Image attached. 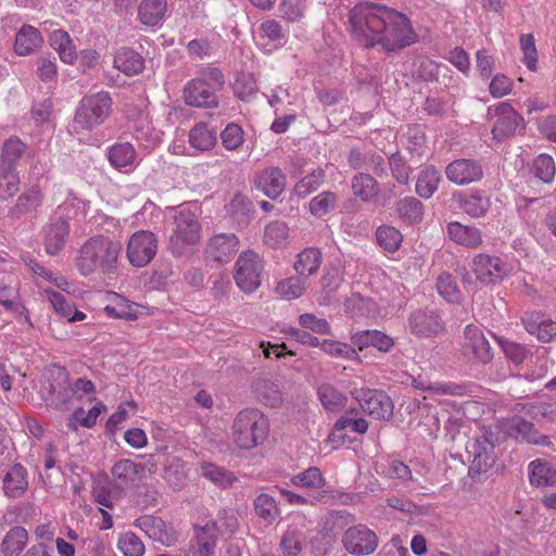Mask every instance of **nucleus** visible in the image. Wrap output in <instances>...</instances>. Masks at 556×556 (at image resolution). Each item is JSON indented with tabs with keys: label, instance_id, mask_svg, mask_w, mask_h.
I'll list each match as a JSON object with an SVG mask.
<instances>
[{
	"label": "nucleus",
	"instance_id": "obj_7",
	"mask_svg": "<svg viewBox=\"0 0 556 556\" xmlns=\"http://www.w3.org/2000/svg\"><path fill=\"white\" fill-rule=\"evenodd\" d=\"M418 35L408 17L384 7V50L394 51L415 43Z\"/></svg>",
	"mask_w": 556,
	"mask_h": 556
},
{
	"label": "nucleus",
	"instance_id": "obj_5",
	"mask_svg": "<svg viewBox=\"0 0 556 556\" xmlns=\"http://www.w3.org/2000/svg\"><path fill=\"white\" fill-rule=\"evenodd\" d=\"M353 33L364 39L366 47H374L382 41V7L372 2H363L350 11Z\"/></svg>",
	"mask_w": 556,
	"mask_h": 556
},
{
	"label": "nucleus",
	"instance_id": "obj_11",
	"mask_svg": "<svg viewBox=\"0 0 556 556\" xmlns=\"http://www.w3.org/2000/svg\"><path fill=\"white\" fill-rule=\"evenodd\" d=\"M344 548L352 555L365 556L371 554L378 546V538L366 526L350 527L342 536Z\"/></svg>",
	"mask_w": 556,
	"mask_h": 556
},
{
	"label": "nucleus",
	"instance_id": "obj_12",
	"mask_svg": "<svg viewBox=\"0 0 556 556\" xmlns=\"http://www.w3.org/2000/svg\"><path fill=\"white\" fill-rule=\"evenodd\" d=\"M494 116L496 121L492 127L493 139L504 140L513 136L522 121L521 115L507 102H501L494 109H488V114Z\"/></svg>",
	"mask_w": 556,
	"mask_h": 556
},
{
	"label": "nucleus",
	"instance_id": "obj_55",
	"mask_svg": "<svg viewBox=\"0 0 556 556\" xmlns=\"http://www.w3.org/2000/svg\"><path fill=\"white\" fill-rule=\"evenodd\" d=\"M258 90L256 78L251 73H240L233 83V92L241 99L248 100Z\"/></svg>",
	"mask_w": 556,
	"mask_h": 556
},
{
	"label": "nucleus",
	"instance_id": "obj_38",
	"mask_svg": "<svg viewBox=\"0 0 556 556\" xmlns=\"http://www.w3.org/2000/svg\"><path fill=\"white\" fill-rule=\"evenodd\" d=\"M199 553L202 556H210L214 553L219 529L216 522H207L202 527H194Z\"/></svg>",
	"mask_w": 556,
	"mask_h": 556
},
{
	"label": "nucleus",
	"instance_id": "obj_2",
	"mask_svg": "<svg viewBox=\"0 0 556 556\" xmlns=\"http://www.w3.org/2000/svg\"><path fill=\"white\" fill-rule=\"evenodd\" d=\"M202 227L195 205H179L174 210L169 225L168 247L174 255L191 252L201 241Z\"/></svg>",
	"mask_w": 556,
	"mask_h": 556
},
{
	"label": "nucleus",
	"instance_id": "obj_43",
	"mask_svg": "<svg viewBox=\"0 0 556 556\" xmlns=\"http://www.w3.org/2000/svg\"><path fill=\"white\" fill-rule=\"evenodd\" d=\"M144 467L131 459H121L112 467V476L122 483L135 482L140 478Z\"/></svg>",
	"mask_w": 556,
	"mask_h": 556
},
{
	"label": "nucleus",
	"instance_id": "obj_44",
	"mask_svg": "<svg viewBox=\"0 0 556 556\" xmlns=\"http://www.w3.org/2000/svg\"><path fill=\"white\" fill-rule=\"evenodd\" d=\"M325 177L326 173L323 168L314 169L294 185L293 193L299 198H306L324 184Z\"/></svg>",
	"mask_w": 556,
	"mask_h": 556
},
{
	"label": "nucleus",
	"instance_id": "obj_57",
	"mask_svg": "<svg viewBox=\"0 0 556 556\" xmlns=\"http://www.w3.org/2000/svg\"><path fill=\"white\" fill-rule=\"evenodd\" d=\"M280 549L283 556H299L303 549L302 533L288 529L281 538Z\"/></svg>",
	"mask_w": 556,
	"mask_h": 556
},
{
	"label": "nucleus",
	"instance_id": "obj_15",
	"mask_svg": "<svg viewBox=\"0 0 556 556\" xmlns=\"http://www.w3.org/2000/svg\"><path fill=\"white\" fill-rule=\"evenodd\" d=\"M136 526L150 539L165 546H173L177 542L178 536L175 529L160 517L142 516L136 520Z\"/></svg>",
	"mask_w": 556,
	"mask_h": 556
},
{
	"label": "nucleus",
	"instance_id": "obj_29",
	"mask_svg": "<svg viewBox=\"0 0 556 556\" xmlns=\"http://www.w3.org/2000/svg\"><path fill=\"white\" fill-rule=\"evenodd\" d=\"M252 392L258 402L269 407H277L283 401L279 386L270 379L262 378L254 381Z\"/></svg>",
	"mask_w": 556,
	"mask_h": 556
},
{
	"label": "nucleus",
	"instance_id": "obj_30",
	"mask_svg": "<svg viewBox=\"0 0 556 556\" xmlns=\"http://www.w3.org/2000/svg\"><path fill=\"white\" fill-rule=\"evenodd\" d=\"M323 262L321 252L316 248H306L296 255L293 268L302 278L315 275Z\"/></svg>",
	"mask_w": 556,
	"mask_h": 556
},
{
	"label": "nucleus",
	"instance_id": "obj_10",
	"mask_svg": "<svg viewBox=\"0 0 556 556\" xmlns=\"http://www.w3.org/2000/svg\"><path fill=\"white\" fill-rule=\"evenodd\" d=\"M239 250V239L233 233L214 235L206 243L205 261L212 265H222L232 260Z\"/></svg>",
	"mask_w": 556,
	"mask_h": 556
},
{
	"label": "nucleus",
	"instance_id": "obj_52",
	"mask_svg": "<svg viewBox=\"0 0 556 556\" xmlns=\"http://www.w3.org/2000/svg\"><path fill=\"white\" fill-rule=\"evenodd\" d=\"M96 386L94 383L86 378H78L73 381L68 389H66L63 393H60L62 399V404H67L73 397L80 400L84 395L94 394Z\"/></svg>",
	"mask_w": 556,
	"mask_h": 556
},
{
	"label": "nucleus",
	"instance_id": "obj_35",
	"mask_svg": "<svg viewBox=\"0 0 556 556\" xmlns=\"http://www.w3.org/2000/svg\"><path fill=\"white\" fill-rule=\"evenodd\" d=\"M49 42L64 63L73 64L76 61V49L68 33L62 29L54 30L50 35Z\"/></svg>",
	"mask_w": 556,
	"mask_h": 556
},
{
	"label": "nucleus",
	"instance_id": "obj_23",
	"mask_svg": "<svg viewBox=\"0 0 556 556\" xmlns=\"http://www.w3.org/2000/svg\"><path fill=\"white\" fill-rule=\"evenodd\" d=\"M43 192L38 184L26 188L16 199L15 204L10 210L14 217L36 212L43 203Z\"/></svg>",
	"mask_w": 556,
	"mask_h": 556
},
{
	"label": "nucleus",
	"instance_id": "obj_34",
	"mask_svg": "<svg viewBox=\"0 0 556 556\" xmlns=\"http://www.w3.org/2000/svg\"><path fill=\"white\" fill-rule=\"evenodd\" d=\"M105 410L106 406L100 401L88 412H85L83 407H78L71 415L67 427L72 431H77L78 426L90 429L97 424L100 414Z\"/></svg>",
	"mask_w": 556,
	"mask_h": 556
},
{
	"label": "nucleus",
	"instance_id": "obj_45",
	"mask_svg": "<svg viewBox=\"0 0 556 556\" xmlns=\"http://www.w3.org/2000/svg\"><path fill=\"white\" fill-rule=\"evenodd\" d=\"M441 175L434 167H427L424 169L416 182L417 193L425 199H429L437 191Z\"/></svg>",
	"mask_w": 556,
	"mask_h": 556
},
{
	"label": "nucleus",
	"instance_id": "obj_36",
	"mask_svg": "<svg viewBox=\"0 0 556 556\" xmlns=\"http://www.w3.org/2000/svg\"><path fill=\"white\" fill-rule=\"evenodd\" d=\"M26 144L17 137L4 141L0 157V169H15L17 162L24 155Z\"/></svg>",
	"mask_w": 556,
	"mask_h": 556
},
{
	"label": "nucleus",
	"instance_id": "obj_24",
	"mask_svg": "<svg viewBox=\"0 0 556 556\" xmlns=\"http://www.w3.org/2000/svg\"><path fill=\"white\" fill-rule=\"evenodd\" d=\"M43 43L40 31L31 25H23L15 35L14 52L27 56L36 52Z\"/></svg>",
	"mask_w": 556,
	"mask_h": 556
},
{
	"label": "nucleus",
	"instance_id": "obj_8",
	"mask_svg": "<svg viewBox=\"0 0 556 556\" xmlns=\"http://www.w3.org/2000/svg\"><path fill=\"white\" fill-rule=\"evenodd\" d=\"M264 265L261 256L248 250L242 252L235 265V281L244 293H253L261 286V275Z\"/></svg>",
	"mask_w": 556,
	"mask_h": 556
},
{
	"label": "nucleus",
	"instance_id": "obj_31",
	"mask_svg": "<svg viewBox=\"0 0 556 556\" xmlns=\"http://www.w3.org/2000/svg\"><path fill=\"white\" fill-rule=\"evenodd\" d=\"M29 540L25 528L16 526L11 528L0 544V553L3 556H17L26 547Z\"/></svg>",
	"mask_w": 556,
	"mask_h": 556
},
{
	"label": "nucleus",
	"instance_id": "obj_56",
	"mask_svg": "<svg viewBox=\"0 0 556 556\" xmlns=\"http://www.w3.org/2000/svg\"><path fill=\"white\" fill-rule=\"evenodd\" d=\"M439 294L450 303H457L460 300V291L448 273H442L437 279Z\"/></svg>",
	"mask_w": 556,
	"mask_h": 556
},
{
	"label": "nucleus",
	"instance_id": "obj_49",
	"mask_svg": "<svg viewBox=\"0 0 556 556\" xmlns=\"http://www.w3.org/2000/svg\"><path fill=\"white\" fill-rule=\"evenodd\" d=\"M290 482L292 485L304 489H320L325 485L326 479L317 467H309L306 470L294 475Z\"/></svg>",
	"mask_w": 556,
	"mask_h": 556
},
{
	"label": "nucleus",
	"instance_id": "obj_64",
	"mask_svg": "<svg viewBox=\"0 0 556 556\" xmlns=\"http://www.w3.org/2000/svg\"><path fill=\"white\" fill-rule=\"evenodd\" d=\"M514 81L505 74L498 73L494 75L489 85V91L495 99L509 94L513 90Z\"/></svg>",
	"mask_w": 556,
	"mask_h": 556
},
{
	"label": "nucleus",
	"instance_id": "obj_37",
	"mask_svg": "<svg viewBox=\"0 0 556 556\" xmlns=\"http://www.w3.org/2000/svg\"><path fill=\"white\" fill-rule=\"evenodd\" d=\"M317 395L327 412L338 413L348 403V396L330 383L321 384L317 390Z\"/></svg>",
	"mask_w": 556,
	"mask_h": 556
},
{
	"label": "nucleus",
	"instance_id": "obj_26",
	"mask_svg": "<svg viewBox=\"0 0 556 556\" xmlns=\"http://www.w3.org/2000/svg\"><path fill=\"white\" fill-rule=\"evenodd\" d=\"M447 236L455 243L469 249H477L482 244L480 229L458 222H452L447 225Z\"/></svg>",
	"mask_w": 556,
	"mask_h": 556
},
{
	"label": "nucleus",
	"instance_id": "obj_63",
	"mask_svg": "<svg viewBox=\"0 0 556 556\" xmlns=\"http://www.w3.org/2000/svg\"><path fill=\"white\" fill-rule=\"evenodd\" d=\"M511 430L515 432L517 439L525 440L530 443H540L539 434L534 430L533 425L522 418L515 417L511 420Z\"/></svg>",
	"mask_w": 556,
	"mask_h": 556
},
{
	"label": "nucleus",
	"instance_id": "obj_59",
	"mask_svg": "<svg viewBox=\"0 0 556 556\" xmlns=\"http://www.w3.org/2000/svg\"><path fill=\"white\" fill-rule=\"evenodd\" d=\"M254 509L257 516L265 520H274L279 514L275 498L265 493L255 498Z\"/></svg>",
	"mask_w": 556,
	"mask_h": 556
},
{
	"label": "nucleus",
	"instance_id": "obj_27",
	"mask_svg": "<svg viewBox=\"0 0 556 556\" xmlns=\"http://www.w3.org/2000/svg\"><path fill=\"white\" fill-rule=\"evenodd\" d=\"M113 65L116 70L127 76L140 74L144 68L143 58L134 49L122 47L119 48L113 60Z\"/></svg>",
	"mask_w": 556,
	"mask_h": 556
},
{
	"label": "nucleus",
	"instance_id": "obj_1",
	"mask_svg": "<svg viewBox=\"0 0 556 556\" xmlns=\"http://www.w3.org/2000/svg\"><path fill=\"white\" fill-rule=\"evenodd\" d=\"M122 250L119 241L102 233L93 235L77 248L74 267L90 280L114 279L119 270Z\"/></svg>",
	"mask_w": 556,
	"mask_h": 556
},
{
	"label": "nucleus",
	"instance_id": "obj_6",
	"mask_svg": "<svg viewBox=\"0 0 556 556\" xmlns=\"http://www.w3.org/2000/svg\"><path fill=\"white\" fill-rule=\"evenodd\" d=\"M113 100L108 91L85 96L76 110L74 123L77 128L92 130L102 125L112 113Z\"/></svg>",
	"mask_w": 556,
	"mask_h": 556
},
{
	"label": "nucleus",
	"instance_id": "obj_33",
	"mask_svg": "<svg viewBox=\"0 0 556 556\" xmlns=\"http://www.w3.org/2000/svg\"><path fill=\"white\" fill-rule=\"evenodd\" d=\"M49 302L53 306L55 313L66 318L70 323H76L84 320L87 316L85 313L76 309L74 304L66 301V299L60 292L52 289L45 290Z\"/></svg>",
	"mask_w": 556,
	"mask_h": 556
},
{
	"label": "nucleus",
	"instance_id": "obj_51",
	"mask_svg": "<svg viewBox=\"0 0 556 556\" xmlns=\"http://www.w3.org/2000/svg\"><path fill=\"white\" fill-rule=\"evenodd\" d=\"M305 289V282L300 276L282 279L275 288L276 293L287 301L299 299Z\"/></svg>",
	"mask_w": 556,
	"mask_h": 556
},
{
	"label": "nucleus",
	"instance_id": "obj_48",
	"mask_svg": "<svg viewBox=\"0 0 556 556\" xmlns=\"http://www.w3.org/2000/svg\"><path fill=\"white\" fill-rule=\"evenodd\" d=\"M289 227L285 222L268 224L264 232V242L270 248H282L288 243Z\"/></svg>",
	"mask_w": 556,
	"mask_h": 556
},
{
	"label": "nucleus",
	"instance_id": "obj_61",
	"mask_svg": "<svg viewBox=\"0 0 556 556\" xmlns=\"http://www.w3.org/2000/svg\"><path fill=\"white\" fill-rule=\"evenodd\" d=\"M534 174L544 182L553 181L556 174V165L552 156L540 154L533 164Z\"/></svg>",
	"mask_w": 556,
	"mask_h": 556
},
{
	"label": "nucleus",
	"instance_id": "obj_39",
	"mask_svg": "<svg viewBox=\"0 0 556 556\" xmlns=\"http://www.w3.org/2000/svg\"><path fill=\"white\" fill-rule=\"evenodd\" d=\"M199 472L202 477L220 488L231 486L237 480L232 472L212 463H200Z\"/></svg>",
	"mask_w": 556,
	"mask_h": 556
},
{
	"label": "nucleus",
	"instance_id": "obj_42",
	"mask_svg": "<svg viewBox=\"0 0 556 556\" xmlns=\"http://www.w3.org/2000/svg\"><path fill=\"white\" fill-rule=\"evenodd\" d=\"M396 212L404 222L408 224H418L424 217V207L421 202L414 197H406L396 204Z\"/></svg>",
	"mask_w": 556,
	"mask_h": 556
},
{
	"label": "nucleus",
	"instance_id": "obj_9",
	"mask_svg": "<svg viewBox=\"0 0 556 556\" xmlns=\"http://www.w3.org/2000/svg\"><path fill=\"white\" fill-rule=\"evenodd\" d=\"M157 248V238L152 231L138 230L127 241L126 257L131 266L142 268L152 262Z\"/></svg>",
	"mask_w": 556,
	"mask_h": 556
},
{
	"label": "nucleus",
	"instance_id": "obj_18",
	"mask_svg": "<svg viewBox=\"0 0 556 556\" xmlns=\"http://www.w3.org/2000/svg\"><path fill=\"white\" fill-rule=\"evenodd\" d=\"M446 178L458 186L479 181L483 170L479 162L469 159H458L451 162L445 168Z\"/></svg>",
	"mask_w": 556,
	"mask_h": 556
},
{
	"label": "nucleus",
	"instance_id": "obj_22",
	"mask_svg": "<svg viewBox=\"0 0 556 556\" xmlns=\"http://www.w3.org/2000/svg\"><path fill=\"white\" fill-rule=\"evenodd\" d=\"M464 349L470 352L480 363H489L493 355L491 346L481 329L473 325H468L464 332Z\"/></svg>",
	"mask_w": 556,
	"mask_h": 556
},
{
	"label": "nucleus",
	"instance_id": "obj_13",
	"mask_svg": "<svg viewBox=\"0 0 556 556\" xmlns=\"http://www.w3.org/2000/svg\"><path fill=\"white\" fill-rule=\"evenodd\" d=\"M408 326L412 333L426 338L438 336L444 330L441 316L428 308L413 312L408 318Z\"/></svg>",
	"mask_w": 556,
	"mask_h": 556
},
{
	"label": "nucleus",
	"instance_id": "obj_60",
	"mask_svg": "<svg viewBox=\"0 0 556 556\" xmlns=\"http://www.w3.org/2000/svg\"><path fill=\"white\" fill-rule=\"evenodd\" d=\"M220 139L225 149L229 151L237 150L244 141L243 129L238 124L230 123L222 131Z\"/></svg>",
	"mask_w": 556,
	"mask_h": 556
},
{
	"label": "nucleus",
	"instance_id": "obj_19",
	"mask_svg": "<svg viewBox=\"0 0 556 556\" xmlns=\"http://www.w3.org/2000/svg\"><path fill=\"white\" fill-rule=\"evenodd\" d=\"M71 231L70 223L60 217L43 228V247L50 256L58 255L65 247Z\"/></svg>",
	"mask_w": 556,
	"mask_h": 556
},
{
	"label": "nucleus",
	"instance_id": "obj_40",
	"mask_svg": "<svg viewBox=\"0 0 556 556\" xmlns=\"http://www.w3.org/2000/svg\"><path fill=\"white\" fill-rule=\"evenodd\" d=\"M527 331L536 336L540 341L548 342L556 336V323L551 319H544L540 316H528L523 319Z\"/></svg>",
	"mask_w": 556,
	"mask_h": 556
},
{
	"label": "nucleus",
	"instance_id": "obj_54",
	"mask_svg": "<svg viewBox=\"0 0 556 556\" xmlns=\"http://www.w3.org/2000/svg\"><path fill=\"white\" fill-rule=\"evenodd\" d=\"M117 548L124 556H142L146 551L142 541L132 532L119 535Z\"/></svg>",
	"mask_w": 556,
	"mask_h": 556
},
{
	"label": "nucleus",
	"instance_id": "obj_16",
	"mask_svg": "<svg viewBox=\"0 0 556 556\" xmlns=\"http://www.w3.org/2000/svg\"><path fill=\"white\" fill-rule=\"evenodd\" d=\"M467 453L471 457L469 471L472 473L486 472L493 467L496 459L493 443L484 437L478 438L467 445Z\"/></svg>",
	"mask_w": 556,
	"mask_h": 556
},
{
	"label": "nucleus",
	"instance_id": "obj_53",
	"mask_svg": "<svg viewBox=\"0 0 556 556\" xmlns=\"http://www.w3.org/2000/svg\"><path fill=\"white\" fill-rule=\"evenodd\" d=\"M320 349L328 355L336 358L358 359L356 350L348 343L334 340H323Z\"/></svg>",
	"mask_w": 556,
	"mask_h": 556
},
{
	"label": "nucleus",
	"instance_id": "obj_3",
	"mask_svg": "<svg viewBox=\"0 0 556 556\" xmlns=\"http://www.w3.org/2000/svg\"><path fill=\"white\" fill-rule=\"evenodd\" d=\"M225 86V76L217 67H201L197 77L188 80L182 98L188 106L216 109L219 104L217 92Z\"/></svg>",
	"mask_w": 556,
	"mask_h": 556
},
{
	"label": "nucleus",
	"instance_id": "obj_50",
	"mask_svg": "<svg viewBox=\"0 0 556 556\" xmlns=\"http://www.w3.org/2000/svg\"><path fill=\"white\" fill-rule=\"evenodd\" d=\"M460 207L466 214L478 218L488 212L490 200L482 193H471L460 200Z\"/></svg>",
	"mask_w": 556,
	"mask_h": 556
},
{
	"label": "nucleus",
	"instance_id": "obj_21",
	"mask_svg": "<svg viewBox=\"0 0 556 556\" xmlns=\"http://www.w3.org/2000/svg\"><path fill=\"white\" fill-rule=\"evenodd\" d=\"M137 151L129 142H117L108 150V160L112 167L121 173L129 174L138 165Z\"/></svg>",
	"mask_w": 556,
	"mask_h": 556
},
{
	"label": "nucleus",
	"instance_id": "obj_28",
	"mask_svg": "<svg viewBox=\"0 0 556 556\" xmlns=\"http://www.w3.org/2000/svg\"><path fill=\"white\" fill-rule=\"evenodd\" d=\"M167 12V0H141L138 5V20L147 27L160 25Z\"/></svg>",
	"mask_w": 556,
	"mask_h": 556
},
{
	"label": "nucleus",
	"instance_id": "obj_25",
	"mask_svg": "<svg viewBox=\"0 0 556 556\" xmlns=\"http://www.w3.org/2000/svg\"><path fill=\"white\" fill-rule=\"evenodd\" d=\"M2 488L5 496L21 497L28 489L27 470L20 464L10 467L3 477Z\"/></svg>",
	"mask_w": 556,
	"mask_h": 556
},
{
	"label": "nucleus",
	"instance_id": "obj_14",
	"mask_svg": "<svg viewBox=\"0 0 556 556\" xmlns=\"http://www.w3.org/2000/svg\"><path fill=\"white\" fill-rule=\"evenodd\" d=\"M103 312L110 318L130 321L137 320L142 315H149L147 306L132 302L116 292L110 294V303L104 306Z\"/></svg>",
	"mask_w": 556,
	"mask_h": 556
},
{
	"label": "nucleus",
	"instance_id": "obj_58",
	"mask_svg": "<svg viewBox=\"0 0 556 556\" xmlns=\"http://www.w3.org/2000/svg\"><path fill=\"white\" fill-rule=\"evenodd\" d=\"M351 341L359 351L374 346L382 351V333L378 330H363L352 336Z\"/></svg>",
	"mask_w": 556,
	"mask_h": 556
},
{
	"label": "nucleus",
	"instance_id": "obj_47",
	"mask_svg": "<svg viewBox=\"0 0 556 556\" xmlns=\"http://www.w3.org/2000/svg\"><path fill=\"white\" fill-rule=\"evenodd\" d=\"M338 200L339 198L334 192H320L309 201V213L316 217H323L334 210Z\"/></svg>",
	"mask_w": 556,
	"mask_h": 556
},
{
	"label": "nucleus",
	"instance_id": "obj_41",
	"mask_svg": "<svg viewBox=\"0 0 556 556\" xmlns=\"http://www.w3.org/2000/svg\"><path fill=\"white\" fill-rule=\"evenodd\" d=\"M189 143L197 150H211L216 143V132L205 123H198L189 131Z\"/></svg>",
	"mask_w": 556,
	"mask_h": 556
},
{
	"label": "nucleus",
	"instance_id": "obj_20",
	"mask_svg": "<svg viewBox=\"0 0 556 556\" xmlns=\"http://www.w3.org/2000/svg\"><path fill=\"white\" fill-rule=\"evenodd\" d=\"M255 187L266 197L275 200L285 190L287 178L279 167H267L261 170L255 177Z\"/></svg>",
	"mask_w": 556,
	"mask_h": 556
},
{
	"label": "nucleus",
	"instance_id": "obj_4",
	"mask_svg": "<svg viewBox=\"0 0 556 556\" xmlns=\"http://www.w3.org/2000/svg\"><path fill=\"white\" fill-rule=\"evenodd\" d=\"M269 434L268 418L257 408H244L233 418L231 441L240 450H253L262 445Z\"/></svg>",
	"mask_w": 556,
	"mask_h": 556
},
{
	"label": "nucleus",
	"instance_id": "obj_46",
	"mask_svg": "<svg viewBox=\"0 0 556 556\" xmlns=\"http://www.w3.org/2000/svg\"><path fill=\"white\" fill-rule=\"evenodd\" d=\"M352 189L356 197L364 201L372 200L379 192L378 182L367 174H358L353 178Z\"/></svg>",
	"mask_w": 556,
	"mask_h": 556
},
{
	"label": "nucleus",
	"instance_id": "obj_32",
	"mask_svg": "<svg viewBox=\"0 0 556 556\" xmlns=\"http://www.w3.org/2000/svg\"><path fill=\"white\" fill-rule=\"evenodd\" d=\"M530 484L534 486H556V469L542 459L532 460L529 466Z\"/></svg>",
	"mask_w": 556,
	"mask_h": 556
},
{
	"label": "nucleus",
	"instance_id": "obj_62",
	"mask_svg": "<svg viewBox=\"0 0 556 556\" xmlns=\"http://www.w3.org/2000/svg\"><path fill=\"white\" fill-rule=\"evenodd\" d=\"M520 49L523 53V63L528 70L536 71L538 55L534 38L531 34H523L519 38Z\"/></svg>",
	"mask_w": 556,
	"mask_h": 556
},
{
	"label": "nucleus",
	"instance_id": "obj_17",
	"mask_svg": "<svg viewBox=\"0 0 556 556\" xmlns=\"http://www.w3.org/2000/svg\"><path fill=\"white\" fill-rule=\"evenodd\" d=\"M472 271L477 279L484 283H494L507 275L504 263L497 256L485 253H480L473 257Z\"/></svg>",
	"mask_w": 556,
	"mask_h": 556
}]
</instances>
